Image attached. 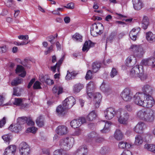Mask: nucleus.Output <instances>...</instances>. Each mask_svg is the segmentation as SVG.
I'll use <instances>...</instances> for the list:
<instances>
[{"label": "nucleus", "mask_w": 155, "mask_h": 155, "mask_svg": "<svg viewBox=\"0 0 155 155\" xmlns=\"http://www.w3.org/2000/svg\"><path fill=\"white\" fill-rule=\"evenodd\" d=\"M74 141V139L72 137H66L61 140L59 146L61 149L55 150L54 152V155H62L64 151L68 150L73 147Z\"/></svg>", "instance_id": "1"}, {"label": "nucleus", "mask_w": 155, "mask_h": 155, "mask_svg": "<svg viewBox=\"0 0 155 155\" xmlns=\"http://www.w3.org/2000/svg\"><path fill=\"white\" fill-rule=\"evenodd\" d=\"M130 75L133 78L139 77L142 80L146 79L143 67L141 65H136L130 71Z\"/></svg>", "instance_id": "2"}, {"label": "nucleus", "mask_w": 155, "mask_h": 155, "mask_svg": "<svg viewBox=\"0 0 155 155\" xmlns=\"http://www.w3.org/2000/svg\"><path fill=\"white\" fill-rule=\"evenodd\" d=\"M104 116H126L129 115L127 112L123 110L117 111L112 107H108L104 111Z\"/></svg>", "instance_id": "3"}, {"label": "nucleus", "mask_w": 155, "mask_h": 155, "mask_svg": "<svg viewBox=\"0 0 155 155\" xmlns=\"http://www.w3.org/2000/svg\"><path fill=\"white\" fill-rule=\"evenodd\" d=\"M130 49L133 53V55L137 58H142L145 52L144 49L140 45H132Z\"/></svg>", "instance_id": "4"}, {"label": "nucleus", "mask_w": 155, "mask_h": 155, "mask_svg": "<svg viewBox=\"0 0 155 155\" xmlns=\"http://www.w3.org/2000/svg\"><path fill=\"white\" fill-rule=\"evenodd\" d=\"M104 26L100 23H94L91 27V33L93 36L100 35L103 32Z\"/></svg>", "instance_id": "5"}, {"label": "nucleus", "mask_w": 155, "mask_h": 155, "mask_svg": "<svg viewBox=\"0 0 155 155\" xmlns=\"http://www.w3.org/2000/svg\"><path fill=\"white\" fill-rule=\"evenodd\" d=\"M150 137V134L143 135L137 134L135 138L134 144L137 146L141 145L144 142H148L149 141V137Z\"/></svg>", "instance_id": "6"}, {"label": "nucleus", "mask_w": 155, "mask_h": 155, "mask_svg": "<svg viewBox=\"0 0 155 155\" xmlns=\"http://www.w3.org/2000/svg\"><path fill=\"white\" fill-rule=\"evenodd\" d=\"M19 150L20 155H29L31 153L30 147L24 142H22L20 144Z\"/></svg>", "instance_id": "7"}, {"label": "nucleus", "mask_w": 155, "mask_h": 155, "mask_svg": "<svg viewBox=\"0 0 155 155\" xmlns=\"http://www.w3.org/2000/svg\"><path fill=\"white\" fill-rule=\"evenodd\" d=\"M146 95L143 93H137L134 96V102L136 104L143 106Z\"/></svg>", "instance_id": "8"}, {"label": "nucleus", "mask_w": 155, "mask_h": 155, "mask_svg": "<svg viewBox=\"0 0 155 155\" xmlns=\"http://www.w3.org/2000/svg\"><path fill=\"white\" fill-rule=\"evenodd\" d=\"M64 107L66 109L71 108L76 103V100L72 96H70L66 98L63 102Z\"/></svg>", "instance_id": "9"}, {"label": "nucleus", "mask_w": 155, "mask_h": 155, "mask_svg": "<svg viewBox=\"0 0 155 155\" xmlns=\"http://www.w3.org/2000/svg\"><path fill=\"white\" fill-rule=\"evenodd\" d=\"M121 96L124 101H129L132 98V94L130 89L126 88L121 92Z\"/></svg>", "instance_id": "10"}, {"label": "nucleus", "mask_w": 155, "mask_h": 155, "mask_svg": "<svg viewBox=\"0 0 155 155\" xmlns=\"http://www.w3.org/2000/svg\"><path fill=\"white\" fill-rule=\"evenodd\" d=\"M18 121H20L21 124L26 123L28 126H34L35 122L31 117H19L18 118Z\"/></svg>", "instance_id": "11"}, {"label": "nucleus", "mask_w": 155, "mask_h": 155, "mask_svg": "<svg viewBox=\"0 0 155 155\" xmlns=\"http://www.w3.org/2000/svg\"><path fill=\"white\" fill-rule=\"evenodd\" d=\"M85 117H79L78 119L72 120L71 122V126L75 128L80 126L82 123L86 122Z\"/></svg>", "instance_id": "12"}, {"label": "nucleus", "mask_w": 155, "mask_h": 155, "mask_svg": "<svg viewBox=\"0 0 155 155\" xmlns=\"http://www.w3.org/2000/svg\"><path fill=\"white\" fill-rule=\"evenodd\" d=\"M145 98L146 100H145L143 107L147 108H151L155 103L153 98L149 94L146 95Z\"/></svg>", "instance_id": "13"}, {"label": "nucleus", "mask_w": 155, "mask_h": 155, "mask_svg": "<svg viewBox=\"0 0 155 155\" xmlns=\"http://www.w3.org/2000/svg\"><path fill=\"white\" fill-rule=\"evenodd\" d=\"M20 121H18L17 119V123H16L12 124L10 125L9 127V130L12 131L15 133H18L21 131L22 129Z\"/></svg>", "instance_id": "14"}, {"label": "nucleus", "mask_w": 155, "mask_h": 155, "mask_svg": "<svg viewBox=\"0 0 155 155\" xmlns=\"http://www.w3.org/2000/svg\"><path fill=\"white\" fill-rule=\"evenodd\" d=\"M17 149L16 146L14 145H11L6 148L4 155H14Z\"/></svg>", "instance_id": "15"}, {"label": "nucleus", "mask_w": 155, "mask_h": 155, "mask_svg": "<svg viewBox=\"0 0 155 155\" xmlns=\"http://www.w3.org/2000/svg\"><path fill=\"white\" fill-rule=\"evenodd\" d=\"M146 115L153 116L155 115V112L151 110H143L139 111L137 113V116H144Z\"/></svg>", "instance_id": "16"}, {"label": "nucleus", "mask_w": 155, "mask_h": 155, "mask_svg": "<svg viewBox=\"0 0 155 155\" xmlns=\"http://www.w3.org/2000/svg\"><path fill=\"white\" fill-rule=\"evenodd\" d=\"M155 58L151 57L147 59L143 60L142 61V64L145 65L151 66L152 68L155 67Z\"/></svg>", "instance_id": "17"}, {"label": "nucleus", "mask_w": 155, "mask_h": 155, "mask_svg": "<svg viewBox=\"0 0 155 155\" xmlns=\"http://www.w3.org/2000/svg\"><path fill=\"white\" fill-rule=\"evenodd\" d=\"M140 28H133L130 32L129 36L130 39L134 41L136 40L138 36L140 33Z\"/></svg>", "instance_id": "18"}, {"label": "nucleus", "mask_w": 155, "mask_h": 155, "mask_svg": "<svg viewBox=\"0 0 155 155\" xmlns=\"http://www.w3.org/2000/svg\"><path fill=\"white\" fill-rule=\"evenodd\" d=\"M57 133L60 135L66 134L68 132V130L66 127L64 126H59L56 130Z\"/></svg>", "instance_id": "19"}, {"label": "nucleus", "mask_w": 155, "mask_h": 155, "mask_svg": "<svg viewBox=\"0 0 155 155\" xmlns=\"http://www.w3.org/2000/svg\"><path fill=\"white\" fill-rule=\"evenodd\" d=\"M132 2L134 8L135 10L141 9L143 6L142 2L140 0H132Z\"/></svg>", "instance_id": "20"}, {"label": "nucleus", "mask_w": 155, "mask_h": 155, "mask_svg": "<svg viewBox=\"0 0 155 155\" xmlns=\"http://www.w3.org/2000/svg\"><path fill=\"white\" fill-rule=\"evenodd\" d=\"M145 127L144 124L142 122H139L134 127L133 130L137 133H141Z\"/></svg>", "instance_id": "21"}, {"label": "nucleus", "mask_w": 155, "mask_h": 155, "mask_svg": "<svg viewBox=\"0 0 155 155\" xmlns=\"http://www.w3.org/2000/svg\"><path fill=\"white\" fill-rule=\"evenodd\" d=\"M142 91L145 95L152 94L153 91V88L148 84L144 85L142 87Z\"/></svg>", "instance_id": "22"}, {"label": "nucleus", "mask_w": 155, "mask_h": 155, "mask_svg": "<svg viewBox=\"0 0 155 155\" xmlns=\"http://www.w3.org/2000/svg\"><path fill=\"white\" fill-rule=\"evenodd\" d=\"M98 136V134L95 131H92L88 135V141L94 140L96 142L100 141L97 138Z\"/></svg>", "instance_id": "23"}, {"label": "nucleus", "mask_w": 155, "mask_h": 155, "mask_svg": "<svg viewBox=\"0 0 155 155\" xmlns=\"http://www.w3.org/2000/svg\"><path fill=\"white\" fill-rule=\"evenodd\" d=\"M135 58L133 55H131L126 59V65L127 66L130 67L135 63Z\"/></svg>", "instance_id": "24"}, {"label": "nucleus", "mask_w": 155, "mask_h": 155, "mask_svg": "<svg viewBox=\"0 0 155 155\" xmlns=\"http://www.w3.org/2000/svg\"><path fill=\"white\" fill-rule=\"evenodd\" d=\"M146 39L149 43H152L155 42V34L151 31L146 33Z\"/></svg>", "instance_id": "25"}, {"label": "nucleus", "mask_w": 155, "mask_h": 155, "mask_svg": "<svg viewBox=\"0 0 155 155\" xmlns=\"http://www.w3.org/2000/svg\"><path fill=\"white\" fill-rule=\"evenodd\" d=\"M94 45V43L90 40L86 41L82 48L83 51L87 52L91 47L93 46Z\"/></svg>", "instance_id": "26"}, {"label": "nucleus", "mask_w": 155, "mask_h": 155, "mask_svg": "<svg viewBox=\"0 0 155 155\" xmlns=\"http://www.w3.org/2000/svg\"><path fill=\"white\" fill-rule=\"evenodd\" d=\"M15 71L16 73H21L19 74V75L21 77H24L26 74V72L24 68L21 65H17Z\"/></svg>", "instance_id": "27"}, {"label": "nucleus", "mask_w": 155, "mask_h": 155, "mask_svg": "<svg viewBox=\"0 0 155 155\" xmlns=\"http://www.w3.org/2000/svg\"><path fill=\"white\" fill-rule=\"evenodd\" d=\"M100 87L101 90L107 95H109L112 92L111 87L107 85H104L102 84Z\"/></svg>", "instance_id": "28"}, {"label": "nucleus", "mask_w": 155, "mask_h": 155, "mask_svg": "<svg viewBox=\"0 0 155 155\" xmlns=\"http://www.w3.org/2000/svg\"><path fill=\"white\" fill-rule=\"evenodd\" d=\"M75 151L79 152V153L83 155H87L88 152L87 146L85 145L80 146Z\"/></svg>", "instance_id": "29"}, {"label": "nucleus", "mask_w": 155, "mask_h": 155, "mask_svg": "<svg viewBox=\"0 0 155 155\" xmlns=\"http://www.w3.org/2000/svg\"><path fill=\"white\" fill-rule=\"evenodd\" d=\"M101 64L98 62H95L92 64L91 68L92 72L93 73L97 72L101 68Z\"/></svg>", "instance_id": "30"}, {"label": "nucleus", "mask_w": 155, "mask_h": 155, "mask_svg": "<svg viewBox=\"0 0 155 155\" xmlns=\"http://www.w3.org/2000/svg\"><path fill=\"white\" fill-rule=\"evenodd\" d=\"M63 58L62 57L56 63V64L53 66H52L51 68V70L54 72H55L56 70L57 69L58 71L59 72L60 67L63 61Z\"/></svg>", "instance_id": "31"}, {"label": "nucleus", "mask_w": 155, "mask_h": 155, "mask_svg": "<svg viewBox=\"0 0 155 155\" xmlns=\"http://www.w3.org/2000/svg\"><path fill=\"white\" fill-rule=\"evenodd\" d=\"M144 148L149 151L155 153V145L152 144L146 143L143 146Z\"/></svg>", "instance_id": "32"}, {"label": "nucleus", "mask_w": 155, "mask_h": 155, "mask_svg": "<svg viewBox=\"0 0 155 155\" xmlns=\"http://www.w3.org/2000/svg\"><path fill=\"white\" fill-rule=\"evenodd\" d=\"M149 24L148 18L145 16L143 17L141 24L142 27L144 30L146 29Z\"/></svg>", "instance_id": "33"}, {"label": "nucleus", "mask_w": 155, "mask_h": 155, "mask_svg": "<svg viewBox=\"0 0 155 155\" xmlns=\"http://www.w3.org/2000/svg\"><path fill=\"white\" fill-rule=\"evenodd\" d=\"M23 90V89L21 88L18 87H15L13 88V95L17 96H20Z\"/></svg>", "instance_id": "34"}, {"label": "nucleus", "mask_w": 155, "mask_h": 155, "mask_svg": "<svg viewBox=\"0 0 155 155\" xmlns=\"http://www.w3.org/2000/svg\"><path fill=\"white\" fill-rule=\"evenodd\" d=\"M123 136V134L120 130L118 129L116 130L114 134V137L116 140H121Z\"/></svg>", "instance_id": "35"}, {"label": "nucleus", "mask_w": 155, "mask_h": 155, "mask_svg": "<svg viewBox=\"0 0 155 155\" xmlns=\"http://www.w3.org/2000/svg\"><path fill=\"white\" fill-rule=\"evenodd\" d=\"M118 147L120 148L124 149L126 147L129 148L131 147V144L130 143L127 142H120L118 144Z\"/></svg>", "instance_id": "36"}, {"label": "nucleus", "mask_w": 155, "mask_h": 155, "mask_svg": "<svg viewBox=\"0 0 155 155\" xmlns=\"http://www.w3.org/2000/svg\"><path fill=\"white\" fill-rule=\"evenodd\" d=\"M83 87V85L78 83L74 85L73 86V90L74 93L79 92Z\"/></svg>", "instance_id": "37"}, {"label": "nucleus", "mask_w": 155, "mask_h": 155, "mask_svg": "<svg viewBox=\"0 0 155 155\" xmlns=\"http://www.w3.org/2000/svg\"><path fill=\"white\" fill-rule=\"evenodd\" d=\"M77 74L75 72H70L68 71H67V74L66 76V79L69 80L74 78L76 75Z\"/></svg>", "instance_id": "38"}, {"label": "nucleus", "mask_w": 155, "mask_h": 155, "mask_svg": "<svg viewBox=\"0 0 155 155\" xmlns=\"http://www.w3.org/2000/svg\"><path fill=\"white\" fill-rule=\"evenodd\" d=\"M63 89V88L61 87L55 86L53 88V91L54 93H57L59 95L62 93Z\"/></svg>", "instance_id": "39"}, {"label": "nucleus", "mask_w": 155, "mask_h": 155, "mask_svg": "<svg viewBox=\"0 0 155 155\" xmlns=\"http://www.w3.org/2000/svg\"><path fill=\"white\" fill-rule=\"evenodd\" d=\"M22 79L19 78H17L14 79L11 82V85L12 86H15L21 83Z\"/></svg>", "instance_id": "40"}, {"label": "nucleus", "mask_w": 155, "mask_h": 155, "mask_svg": "<svg viewBox=\"0 0 155 155\" xmlns=\"http://www.w3.org/2000/svg\"><path fill=\"white\" fill-rule=\"evenodd\" d=\"M73 39L76 41L82 42V36L78 33H76L72 36Z\"/></svg>", "instance_id": "41"}, {"label": "nucleus", "mask_w": 155, "mask_h": 155, "mask_svg": "<svg viewBox=\"0 0 155 155\" xmlns=\"http://www.w3.org/2000/svg\"><path fill=\"white\" fill-rule=\"evenodd\" d=\"M119 122L121 124H126L128 121V117H119L118 119Z\"/></svg>", "instance_id": "42"}, {"label": "nucleus", "mask_w": 155, "mask_h": 155, "mask_svg": "<svg viewBox=\"0 0 155 155\" xmlns=\"http://www.w3.org/2000/svg\"><path fill=\"white\" fill-rule=\"evenodd\" d=\"M58 34H56L54 36L51 35L46 37V39L50 43L52 44H54V41L55 38L57 37Z\"/></svg>", "instance_id": "43"}, {"label": "nucleus", "mask_w": 155, "mask_h": 155, "mask_svg": "<svg viewBox=\"0 0 155 155\" xmlns=\"http://www.w3.org/2000/svg\"><path fill=\"white\" fill-rule=\"evenodd\" d=\"M95 89L94 83L92 82H90L87 85V91H90L94 90Z\"/></svg>", "instance_id": "44"}, {"label": "nucleus", "mask_w": 155, "mask_h": 155, "mask_svg": "<svg viewBox=\"0 0 155 155\" xmlns=\"http://www.w3.org/2000/svg\"><path fill=\"white\" fill-rule=\"evenodd\" d=\"M36 124L39 127H42L44 126V122L43 120L40 117H38L36 120Z\"/></svg>", "instance_id": "45"}, {"label": "nucleus", "mask_w": 155, "mask_h": 155, "mask_svg": "<svg viewBox=\"0 0 155 155\" xmlns=\"http://www.w3.org/2000/svg\"><path fill=\"white\" fill-rule=\"evenodd\" d=\"M93 97L94 101H101L102 97L101 94L100 93L98 92L95 93L94 94Z\"/></svg>", "instance_id": "46"}, {"label": "nucleus", "mask_w": 155, "mask_h": 155, "mask_svg": "<svg viewBox=\"0 0 155 155\" xmlns=\"http://www.w3.org/2000/svg\"><path fill=\"white\" fill-rule=\"evenodd\" d=\"M2 138L5 143L8 144L9 143L11 138V135L10 134L4 135L2 136Z\"/></svg>", "instance_id": "47"}, {"label": "nucleus", "mask_w": 155, "mask_h": 155, "mask_svg": "<svg viewBox=\"0 0 155 155\" xmlns=\"http://www.w3.org/2000/svg\"><path fill=\"white\" fill-rule=\"evenodd\" d=\"M105 122V126L104 129L101 130V131L103 133H106L108 130L110 125V122L106 121Z\"/></svg>", "instance_id": "48"}, {"label": "nucleus", "mask_w": 155, "mask_h": 155, "mask_svg": "<svg viewBox=\"0 0 155 155\" xmlns=\"http://www.w3.org/2000/svg\"><path fill=\"white\" fill-rule=\"evenodd\" d=\"M38 129L35 127H28L26 130V132L27 133H31L33 134H35L37 131Z\"/></svg>", "instance_id": "49"}, {"label": "nucleus", "mask_w": 155, "mask_h": 155, "mask_svg": "<svg viewBox=\"0 0 155 155\" xmlns=\"http://www.w3.org/2000/svg\"><path fill=\"white\" fill-rule=\"evenodd\" d=\"M41 83L38 81H36L34 84L33 87L34 89H40L41 88Z\"/></svg>", "instance_id": "50"}, {"label": "nucleus", "mask_w": 155, "mask_h": 155, "mask_svg": "<svg viewBox=\"0 0 155 155\" xmlns=\"http://www.w3.org/2000/svg\"><path fill=\"white\" fill-rule=\"evenodd\" d=\"M22 100L21 98H15L14 104L17 105H20L22 104Z\"/></svg>", "instance_id": "51"}, {"label": "nucleus", "mask_w": 155, "mask_h": 155, "mask_svg": "<svg viewBox=\"0 0 155 155\" xmlns=\"http://www.w3.org/2000/svg\"><path fill=\"white\" fill-rule=\"evenodd\" d=\"M118 73L117 71L115 68H113L110 73V76L113 78L116 76Z\"/></svg>", "instance_id": "52"}, {"label": "nucleus", "mask_w": 155, "mask_h": 155, "mask_svg": "<svg viewBox=\"0 0 155 155\" xmlns=\"http://www.w3.org/2000/svg\"><path fill=\"white\" fill-rule=\"evenodd\" d=\"M92 78V72L91 70H89L87 72L85 76L86 80L91 79Z\"/></svg>", "instance_id": "53"}, {"label": "nucleus", "mask_w": 155, "mask_h": 155, "mask_svg": "<svg viewBox=\"0 0 155 155\" xmlns=\"http://www.w3.org/2000/svg\"><path fill=\"white\" fill-rule=\"evenodd\" d=\"M8 49V48L6 45L0 47V53H6L7 52Z\"/></svg>", "instance_id": "54"}, {"label": "nucleus", "mask_w": 155, "mask_h": 155, "mask_svg": "<svg viewBox=\"0 0 155 155\" xmlns=\"http://www.w3.org/2000/svg\"><path fill=\"white\" fill-rule=\"evenodd\" d=\"M56 111L59 114L62 113L64 111V109L61 105L58 106L56 108Z\"/></svg>", "instance_id": "55"}, {"label": "nucleus", "mask_w": 155, "mask_h": 155, "mask_svg": "<svg viewBox=\"0 0 155 155\" xmlns=\"http://www.w3.org/2000/svg\"><path fill=\"white\" fill-rule=\"evenodd\" d=\"M53 46L52 45H51L48 48H47V50L45 51V54L47 55L48 53H50L53 51Z\"/></svg>", "instance_id": "56"}, {"label": "nucleus", "mask_w": 155, "mask_h": 155, "mask_svg": "<svg viewBox=\"0 0 155 155\" xmlns=\"http://www.w3.org/2000/svg\"><path fill=\"white\" fill-rule=\"evenodd\" d=\"M63 9V8H58L56 10H54L52 12V13L55 15H60V12L62 11Z\"/></svg>", "instance_id": "57"}, {"label": "nucleus", "mask_w": 155, "mask_h": 155, "mask_svg": "<svg viewBox=\"0 0 155 155\" xmlns=\"http://www.w3.org/2000/svg\"><path fill=\"white\" fill-rule=\"evenodd\" d=\"M30 105L29 104L25 103L22 104L21 105L20 107L21 109L26 110L29 108Z\"/></svg>", "instance_id": "58"}, {"label": "nucleus", "mask_w": 155, "mask_h": 155, "mask_svg": "<svg viewBox=\"0 0 155 155\" xmlns=\"http://www.w3.org/2000/svg\"><path fill=\"white\" fill-rule=\"evenodd\" d=\"M110 150V149L108 147H104L102 148L101 152L102 153H106L108 152Z\"/></svg>", "instance_id": "59"}, {"label": "nucleus", "mask_w": 155, "mask_h": 155, "mask_svg": "<svg viewBox=\"0 0 155 155\" xmlns=\"http://www.w3.org/2000/svg\"><path fill=\"white\" fill-rule=\"evenodd\" d=\"M6 119L4 117L2 120H0V127H2L6 123Z\"/></svg>", "instance_id": "60"}, {"label": "nucleus", "mask_w": 155, "mask_h": 155, "mask_svg": "<svg viewBox=\"0 0 155 155\" xmlns=\"http://www.w3.org/2000/svg\"><path fill=\"white\" fill-rule=\"evenodd\" d=\"M18 38L20 39L23 40L24 41L25 40H28L29 38L28 35H21L18 36Z\"/></svg>", "instance_id": "61"}, {"label": "nucleus", "mask_w": 155, "mask_h": 155, "mask_svg": "<svg viewBox=\"0 0 155 155\" xmlns=\"http://www.w3.org/2000/svg\"><path fill=\"white\" fill-rule=\"evenodd\" d=\"M97 115L98 114L97 111L94 110H93L89 113L88 116H97Z\"/></svg>", "instance_id": "62"}, {"label": "nucleus", "mask_w": 155, "mask_h": 155, "mask_svg": "<svg viewBox=\"0 0 155 155\" xmlns=\"http://www.w3.org/2000/svg\"><path fill=\"white\" fill-rule=\"evenodd\" d=\"M64 7L68 9H72L74 8V6L73 3H71L68 4L67 6H64Z\"/></svg>", "instance_id": "63"}, {"label": "nucleus", "mask_w": 155, "mask_h": 155, "mask_svg": "<svg viewBox=\"0 0 155 155\" xmlns=\"http://www.w3.org/2000/svg\"><path fill=\"white\" fill-rule=\"evenodd\" d=\"M120 155H132V153L129 150H125Z\"/></svg>", "instance_id": "64"}]
</instances>
